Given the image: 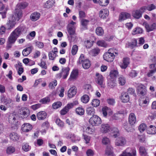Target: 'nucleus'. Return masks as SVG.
<instances>
[{"label": "nucleus", "mask_w": 156, "mask_h": 156, "mask_svg": "<svg viewBox=\"0 0 156 156\" xmlns=\"http://www.w3.org/2000/svg\"><path fill=\"white\" fill-rule=\"evenodd\" d=\"M149 62L150 63L156 64V57L154 56H152L150 57Z\"/></svg>", "instance_id": "obj_62"}, {"label": "nucleus", "mask_w": 156, "mask_h": 156, "mask_svg": "<svg viewBox=\"0 0 156 156\" xmlns=\"http://www.w3.org/2000/svg\"><path fill=\"white\" fill-rule=\"evenodd\" d=\"M67 30L68 33L70 35H73L75 33V27L71 26V25H68L67 27Z\"/></svg>", "instance_id": "obj_19"}, {"label": "nucleus", "mask_w": 156, "mask_h": 156, "mask_svg": "<svg viewBox=\"0 0 156 156\" xmlns=\"http://www.w3.org/2000/svg\"><path fill=\"white\" fill-rule=\"evenodd\" d=\"M96 76L97 77L96 78V82L98 84L102 87L104 82V77L102 75L98 73H96Z\"/></svg>", "instance_id": "obj_11"}, {"label": "nucleus", "mask_w": 156, "mask_h": 156, "mask_svg": "<svg viewBox=\"0 0 156 156\" xmlns=\"http://www.w3.org/2000/svg\"><path fill=\"white\" fill-rule=\"evenodd\" d=\"M130 15L127 12H122L120 15L119 20L122 21L130 18Z\"/></svg>", "instance_id": "obj_18"}, {"label": "nucleus", "mask_w": 156, "mask_h": 156, "mask_svg": "<svg viewBox=\"0 0 156 156\" xmlns=\"http://www.w3.org/2000/svg\"><path fill=\"white\" fill-rule=\"evenodd\" d=\"M18 38V37L13 34V33H12L8 38V42L10 43L14 44Z\"/></svg>", "instance_id": "obj_23"}, {"label": "nucleus", "mask_w": 156, "mask_h": 156, "mask_svg": "<svg viewBox=\"0 0 156 156\" xmlns=\"http://www.w3.org/2000/svg\"><path fill=\"white\" fill-rule=\"evenodd\" d=\"M78 74V71L77 70H73L70 76V80L75 79L76 78Z\"/></svg>", "instance_id": "obj_31"}, {"label": "nucleus", "mask_w": 156, "mask_h": 156, "mask_svg": "<svg viewBox=\"0 0 156 156\" xmlns=\"http://www.w3.org/2000/svg\"><path fill=\"white\" fill-rule=\"evenodd\" d=\"M147 90L144 85L140 84L138 86V94L140 97L139 99V104L141 107H145V105H147L149 100L147 98Z\"/></svg>", "instance_id": "obj_1"}, {"label": "nucleus", "mask_w": 156, "mask_h": 156, "mask_svg": "<svg viewBox=\"0 0 156 156\" xmlns=\"http://www.w3.org/2000/svg\"><path fill=\"white\" fill-rule=\"evenodd\" d=\"M147 133L149 134H154L156 133V127L153 126L151 125L147 130Z\"/></svg>", "instance_id": "obj_24"}, {"label": "nucleus", "mask_w": 156, "mask_h": 156, "mask_svg": "<svg viewBox=\"0 0 156 156\" xmlns=\"http://www.w3.org/2000/svg\"><path fill=\"white\" fill-rule=\"evenodd\" d=\"M9 121L10 123L14 125L16 124L17 122L15 116L14 115H12L9 116Z\"/></svg>", "instance_id": "obj_32"}, {"label": "nucleus", "mask_w": 156, "mask_h": 156, "mask_svg": "<svg viewBox=\"0 0 156 156\" xmlns=\"http://www.w3.org/2000/svg\"><path fill=\"white\" fill-rule=\"evenodd\" d=\"M100 50L98 48H95L90 52V54L93 56H95L99 53Z\"/></svg>", "instance_id": "obj_33"}, {"label": "nucleus", "mask_w": 156, "mask_h": 156, "mask_svg": "<svg viewBox=\"0 0 156 156\" xmlns=\"http://www.w3.org/2000/svg\"><path fill=\"white\" fill-rule=\"evenodd\" d=\"M139 153L141 156H145L147 155V153L145 147L141 146L139 148Z\"/></svg>", "instance_id": "obj_39"}, {"label": "nucleus", "mask_w": 156, "mask_h": 156, "mask_svg": "<svg viewBox=\"0 0 156 156\" xmlns=\"http://www.w3.org/2000/svg\"><path fill=\"white\" fill-rule=\"evenodd\" d=\"M99 3L100 5L105 6L107 5L109 3V0H99Z\"/></svg>", "instance_id": "obj_49"}, {"label": "nucleus", "mask_w": 156, "mask_h": 156, "mask_svg": "<svg viewBox=\"0 0 156 156\" xmlns=\"http://www.w3.org/2000/svg\"><path fill=\"white\" fill-rule=\"evenodd\" d=\"M113 148L111 146L107 147L105 150V154L107 155H113Z\"/></svg>", "instance_id": "obj_34"}, {"label": "nucleus", "mask_w": 156, "mask_h": 156, "mask_svg": "<svg viewBox=\"0 0 156 156\" xmlns=\"http://www.w3.org/2000/svg\"><path fill=\"white\" fill-rule=\"evenodd\" d=\"M40 16V14L37 12H34L30 16V18L33 21H35L38 20Z\"/></svg>", "instance_id": "obj_26"}, {"label": "nucleus", "mask_w": 156, "mask_h": 156, "mask_svg": "<svg viewBox=\"0 0 156 156\" xmlns=\"http://www.w3.org/2000/svg\"><path fill=\"white\" fill-rule=\"evenodd\" d=\"M76 112L77 114L80 115H83L84 113V110L83 108L80 107L76 108Z\"/></svg>", "instance_id": "obj_42"}, {"label": "nucleus", "mask_w": 156, "mask_h": 156, "mask_svg": "<svg viewBox=\"0 0 156 156\" xmlns=\"http://www.w3.org/2000/svg\"><path fill=\"white\" fill-rule=\"evenodd\" d=\"M49 59L51 60H54L57 56L56 53L54 52L53 51H50L48 54Z\"/></svg>", "instance_id": "obj_41"}, {"label": "nucleus", "mask_w": 156, "mask_h": 156, "mask_svg": "<svg viewBox=\"0 0 156 156\" xmlns=\"http://www.w3.org/2000/svg\"><path fill=\"white\" fill-rule=\"evenodd\" d=\"M57 85V81L56 80H54L52 82H50L49 85L50 88L53 89L55 88V86Z\"/></svg>", "instance_id": "obj_48"}, {"label": "nucleus", "mask_w": 156, "mask_h": 156, "mask_svg": "<svg viewBox=\"0 0 156 156\" xmlns=\"http://www.w3.org/2000/svg\"><path fill=\"white\" fill-rule=\"evenodd\" d=\"M96 33L98 36H102L104 33V30L101 27H98L96 29Z\"/></svg>", "instance_id": "obj_40"}, {"label": "nucleus", "mask_w": 156, "mask_h": 156, "mask_svg": "<svg viewBox=\"0 0 156 156\" xmlns=\"http://www.w3.org/2000/svg\"><path fill=\"white\" fill-rule=\"evenodd\" d=\"M109 109H108L107 107H106L105 108H103L102 109V112L103 115L105 117L107 115V113L108 112Z\"/></svg>", "instance_id": "obj_63"}, {"label": "nucleus", "mask_w": 156, "mask_h": 156, "mask_svg": "<svg viewBox=\"0 0 156 156\" xmlns=\"http://www.w3.org/2000/svg\"><path fill=\"white\" fill-rule=\"evenodd\" d=\"M91 105L94 107H97L98 106L100 103V101L99 100L95 99L93 100L91 103Z\"/></svg>", "instance_id": "obj_44"}, {"label": "nucleus", "mask_w": 156, "mask_h": 156, "mask_svg": "<svg viewBox=\"0 0 156 156\" xmlns=\"http://www.w3.org/2000/svg\"><path fill=\"white\" fill-rule=\"evenodd\" d=\"M147 126L144 123H142L139 127V130L140 132H144L146 129Z\"/></svg>", "instance_id": "obj_53"}, {"label": "nucleus", "mask_w": 156, "mask_h": 156, "mask_svg": "<svg viewBox=\"0 0 156 156\" xmlns=\"http://www.w3.org/2000/svg\"><path fill=\"white\" fill-rule=\"evenodd\" d=\"M122 61L123 63L120 64V66L122 69H125L129 63V59L128 58H124Z\"/></svg>", "instance_id": "obj_14"}, {"label": "nucleus", "mask_w": 156, "mask_h": 156, "mask_svg": "<svg viewBox=\"0 0 156 156\" xmlns=\"http://www.w3.org/2000/svg\"><path fill=\"white\" fill-rule=\"evenodd\" d=\"M118 82L121 85H124L126 83L125 78L123 76H121L118 78Z\"/></svg>", "instance_id": "obj_47"}, {"label": "nucleus", "mask_w": 156, "mask_h": 156, "mask_svg": "<svg viewBox=\"0 0 156 156\" xmlns=\"http://www.w3.org/2000/svg\"><path fill=\"white\" fill-rule=\"evenodd\" d=\"M136 46V40L134 39L131 42H128L126 44V48L133 49Z\"/></svg>", "instance_id": "obj_17"}, {"label": "nucleus", "mask_w": 156, "mask_h": 156, "mask_svg": "<svg viewBox=\"0 0 156 156\" xmlns=\"http://www.w3.org/2000/svg\"><path fill=\"white\" fill-rule=\"evenodd\" d=\"M87 113L88 115H94L95 113V109L93 107H89L86 109Z\"/></svg>", "instance_id": "obj_30"}, {"label": "nucleus", "mask_w": 156, "mask_h": 156, "mask_svg": "<svg viewBox=\"0 0 156 156\" xmlns=\"http://www.w3.org/2000/svg\"><path fill=\"white\" fill-rule=\"evenodd\" d=\"M78 50V47L76 45H73L72 47V50H71V53L73 55H75Z\"/></svg>", "instance_id": "obj_50"}, {"label": "nucleus", "mask_w": 156, "mask_h": 156, "mask_svg": "<svg viewBox=\"0 0 156 156\" xmlns=\"http://www.w3.org/2000/svg\"><path fill=\"white\" fill-rule=\"evenodd\" d=\"M69 68L68 67H66L62 68V73L63 79H66L67 77L69 74Z\"/></svg>", "instance_id": "obj_25"}, {"label": "nucleus", "mask_w": 156, "mask_h": 156, "mask_svg": "<svg viewBox=\"0 0 156 156\" xmlns=\"http://www.w3.org/2000/svg\"><path fill=\"white\" fill-rule=\"evenodd\" d=\"M97 44L99 46L106 47L107 46V44L104 41H99L97 42Z\"/></svg>", "instance_id": "obj_52"}, {"label": "nucleus", "mask_w": 156, "mask_h": 156, "mask_svg": "<svg viewBox=\"0 0 156 156\" xmlns=\"http://www.w3.org/2000/svg\"><path fill=\"white\" fill-rule=\"evenodd\" d=\"M78 62L80 64H82V67L85 69H88L90 66V63L88 59H84V55L81 54L78 61Z\"/></svg>", "instance_id": "obj_3"}, {"label": "nucleus", "mask_w": 156, "mask_h": 156, "mask_svg": "<svg viewBox=\"0 0 156 156\" xmlns=\"http://www.w3.org/2000/svg\"><path fill=\"white\" fill-rule=\"evenodd\" d=\"M50 101V99L49 97H46L40 100V101L43 104H45L49 102Z\"/></svg>", "instance_id": "obj_55"}, {"label": "nucleus", "mask_w": 156, "mask_h": 156, "mask_svg": "<svg viewBox=\"0 0 156 156\" xmlns=\"http://www.w3.org/2000/svg\"><path fill=\"white\" fill-rule=\"evenodd\" d=\"M113 48L109 49L108 52H106L103 55V57L104 60L108 62H112L114 59L115 55L113 53Z\"/></svg>", "instance_id": "obj_4"}, {"label": "nucleus", "mask_w": 156, "mask_h": 156, "mask_svg": "<svg viewBox=\"0 0 156 156\" xmlns=\"http://www.w3.org/2000/svg\"><path fill=\"white\" fill-rule=\"evenodd\" d=\"M47 114L44 111H41L38 112L37 115V118L39 120H44L46 118Z\"/></svg>", "instance_id": "obj_22"}, {"label": "nucleus", "mask_w": 156, "mask_h": 156, "mask_svg": "<svg viewBox=\"0 0 156 156\" xmlns=\"http://www.w3.org/2000/svg\"><path fill=\"white\" fill-rule=\"evenodd\" d=\"M120 98L122 101L124 103L127 102L129 100L128 94L126 92H122V93Z\"/></svg>", "instance_id": "obj_13"}, {"label": "nucleus", "mask_w": 156, "mask_h": 156, "mask_svg": "<svg viewBox=\"0 0 156 156\" xmlns=\"http://www.w3.org/2000/svg\"><path fill=\"white\" fill-rule=\"evenodd\" d=\"M55 122L60 127H62L64 126L63 122L59 119H56Z\"/></svg>", "instance_id": "obj_60"}, {"label": "nucleus", "mask_w": 156, "mask_h": 156, "mask_svg": "<svg viewBox=\"0 0 156 156\" xmlns=\"http://www.w3.org/2000/svg\"><path fill=\"white\" fill-rule=\"evenodd\" d=\"M123 127L125 129L127 132H131V127L129 125L127 122H126L123 124Z\"/></svg>", "instance_id": "obj_45"}, {"label": "nucleus", "mask_w": 156, "mask_h": 156, "mask_svg": "<svg viewBox=\"0 0 156 156\" xmlns=\"http://www.w3.org/2000/svg\"><path fill=\"white\" fill-rule=\"evenodd\" d=\"M89 122L93 126H97L101 124V121L100 117L97 115H94L90 119Z\"/></svg>", "instance_id": "obj_5"}, {"label": "nucleus", "mask_w": 156, "mask_h": 156, "mask_svg": "<svg viewBox=\"0 0 156 156\" xmlns=\"http://www.w3.org/2000/svg\"><path fill=\"white\" fill-rule=\"evenodd\" d=\"M2 101L6 105H9L12 102V100L10 98H8L5 97L2 98Z\"/></svg>", "instance_id": "obj_43"}, {"label": "nucleus", "mask_w": 156, "mask_h": 156, "mask_svg": "<svg viewBox=\"0 0 156 156\" xmlns=\"http://www.w3.org/2000/svg\"><path fill=\"white\" fill-rule=\"evenodd\" d=\"M102 142L103 144L106 145L109 144L110 141L108 138L106 137H105L102 139Z\"/></svg>", "instance_id": "obj_57"}, {"label": "nucleus", "mask_w": 156, "mask_h": 156, "mask_svg": "<svg viewBox=\"0 0 156 156\" xmlns=\"http://www.w3.org/2000/svg\"><path fill=\"white\" fill-rule=\"evenodd\" d=\"M62 105V103L60 101L56 102L52 105V107L54 109H56L61 107Z\"/></svg>", "instance_id": "obj_51"}, {"label": "nucleus", "mask_w": 156, "mask_h": 156, "mask_svg": "<svg viewBox=\"0 0 156 156\" xmlns=\"http://www.w3.org/2000/svg\"><path fill=\"white\" fill-rule=\"evenodd\" d=\"M15 148L14 147L10 146L8 147L7 149V153L8 154H11L15 151Z\"/></svg>", "instance_id": "obj_58"}, {"label": "nucleus", "mask_w": 156, "mask_h": 156, "mask_svg": "<svg viewBox=\"0 0 156 156\" xmlns=\"http://www.w3.org/2000/svg\"><path fill=\"white\" fill-rule=\"evenodd\" d=\"M19 113L20 117L24 119L27 118L29 115L30 112L28 108L23 107L19 109Z\"/></svg>", "instance_id": "obj_6"}, {"label": "nucleus", "mask_w": 156, "mask_h": 156, "mask_svg": "<svg viewBox=\"0 0 156 156\" xmlns=\"http://www.w3.org/2000/svg\"><path fill=\"white\" fill-rule=\"evenodd\" d=\"M31 51V48L28 47L23 50L22 54L24 56H26L29 54Z\"/></svg>", "instance_id": "obj_36"}, {"label": "nucleus", "mask_w": 156, "mask_h": 156, "mask_svg": "<svg viewBox=\"0 0 156 156\" xmlns=\"http://www.w3.org/2000/svg\"><path fill=\"white\" fill-rule=\"evenodd\" d=\"M28 5V4L27 2H24L17 5V9H16L15 11V16H17L16 19L17 21H18L22 16V11L21 9H25Z\"/></svg>", "instance_id": "obj_2"}, {"label": "nucleus", "mask_w": 156, "mask_h": 156, "mask_svg": "<svg viewBox=\"0 0 156 156\" xmlns=\"http://www.w3.org/2000/svg\"><path fill=\"white\" fill-rule=\"evenodd\" d=\"M136 122V118L135 115L133 113H130L129 117V122L131 125H133Z\"/></svg>", "instance_id": "obj_15"}, {"label": "nucleus", "mask_w": 156, "mask_h": 156, "mask_svg": "<svg viewBox=\"0 0 156 156\" xmlns=\"http://www.w3.org/2000/svg\"><path fill=\"white\" fill-rule=\"evenodd\" d=\"M99 16L101 18L104 19L108 15V11L107 9H103L100 11Z\"/></svg>", "instance_id": "obj_21"}, {"label": "nucleus", "mask_w": 156, "mask_h": 156, "mask_svg": "<svg viewBox=\"0 0 156 156\" xmlns=\"http://www.w3.org/2000/svg\"><path fill=\"white\" fill-rule=\"evenodd\" d=\"M76 88L75 87H72L68 91V96L69 98H72L76 94Z\"/></svg>", "instance_id": "obj_12"}, {"label": "nucleus", "mask_w": 156, "mask_h": 156, "mask_svg": "<svg viewBox=\"0 0 156 156\" xmlns=\"http://www.w3.org/2000/svg\"><path fill=\"white\" fill-rule=\"evenodd\" d=\"M10 139L12 141H15L19 139V136L16 133H12L9 135Z\"/></svg>", "instance_id": "obj_27"}, {"label": "nucleus", "mask_w": 156, "mask_h": 156, "mask_svg": "<svg viewBox=\"0 0 156 156\" xmlns=\"http://www.w3.org/2000/svg\"><path fill=\"white\" fill-rule=\"evenodd\" d=\"M22 30V27H21L19 26L12 31V33H13V34L18 37L21 34Z\"/></svg>", "instance_id": "obj_28"}, {"label": "nucleus", "mask_w": 156, "mask_h": 156, "mask_svg": "<svg viewBox=\"0 0 156 156\" xmlns=\"http://www.w3.org/2000/svg\"><path fill=\"white\" fill-rule=\"evenodd\" d=\"M112 133H113V136L116 137L119 135V131L118 129L115 127H113L111 129Z\"/></svg>", "instance_id": "obj_29"}, {"label": "nucleus", "mask_w": 156, "mask_h": 156, "mask_svg": "<svg viewBox=\"0 0 156 156\" xmlns=\"http://www.w3.org/2000/svg\"><path fill=\"white\" fill-rule=\"evenodd\" d=\"M32 128V125L28 123H25L22 126V129L23 132H28Z\"/></svg>", "instance_id": "obj_16"}, {"label": "nucleus", "mask_w": 156, "mask_h": 156, "mask_svg": "<svg viewBox=\"0 0 156 156\" xmlns=\"http://www.w3.org/2000/svg\"><path fill=\"white\" fill-rule=\"evenodd\" d=\"M54 3L53 0H48L44 4V6L45 8H49L52 7Z\"/></svg>", "instance_id": "obj_35"}, {"label": "nucleus", "mask_w": 156, "mask_h": 156, "mask_svg": "<svg viewBox=\"0 0 156 156\" xmlns=\"http://www.w3.org/2000/svg\"><path fill=\"white\" fill-rule=\"evenodd\" d=\"M111 129L110 126L108 124H102L101 125V130L104 133L108 132Z\"/></svg>", "instance_id": "obj_20"}, {"label": "nucleus", "mask_w": 156, "mask_h": 156, "mask_svg": "<svg viewBox=\"0 0 156 156\" xmlns=\"http://www.w3.org/2000/svg\"><path fill=\"white\" fill-rule=\"evenodd\" d=\"M126 141L124 137H121L117 138L115 141V145L117 146H123L126 143Z\"/></svg>", "instance_id": "obj_10"}, {"label": "nucleus", "mask_w": 156, "mask_h": 156, "mask_svg": "<svg viewBox=\"0 0 156 156\" xmlns=\"http://www.w3.org/2000/svg\"><path fill=\"white\" fill-rule=\"evenodd\" d=\"M130 149L129 148L126 149L119 156H136V150L133 149L129 151Z\"/></svg>", "instance_id": "obj_7"}, {"label": "nucleus", "mask_w": 156, "mask_h": 156, "mask_svg": "<svg viewBox=\"0 0 156 156\" xmlns=\"http://www.w3.org/2000/svg\"><path fill=\"white\" fill-rule=\"evenodd\" d=\"M118 74V72L117 70H113L111 71L110 74V77L112 78L116 77Z\"/></svg>", "instance_id": "obj_46"}, {"label": "nucleus", "mask_w": 156, "mask_h": 156, "mask_svg": "<svg viewBox=\"0 0 156 156\" xmlns=\"http://www.w3.org/2000/svg\"><path fill=\"white\" fill-rule=\"evenodd\" d=\"M143 25L145 27L147 32L153 31L156 28V23H153L151 25H149L147 23L144 22Z\"/></svg>", "instance_id": "obj_9"}, {"label": "nucleus", "mask_w": 156, "mask_h": 156, "mask_svg": "<svg viewBox=\"0 0 156 156\" xmlns=\"http://www.w3.org/2000/svg\"><path fill=\"white\" fill-rule=\"evenodd\" d=\"M156 72V68L154 69L151 70L147 73V75L148 77H151L153 75V74Z\"/></svg>", "instance_id": "obj_64"}, {"label": "nucleus", "mask_w": 156, "mask_h": 156, "mask_svg": "<svg viewBox=\"0 0 156 156\" xmlns=\"http://www.w3.org/2000/svg\"><path fill=\"white\" fill-rule=\"evenodd\" d=\"M17 16H13L12 17V20H10L8 21L6 24V27L7 29L11 30L15 26L16 23V20H17L16 19Z\"/></svg>", "instance_id": "obj_8"}, {"label": "nucleus", "mask_w": 156, "mask_h": 156, "mask_svg": "<svg viewBox=\"0 0 156 156\" xmlns=\"http://www.w3.org/2000/svg\"><path fill=\"white\" fill-rule=\"evenodd\" d=\"M85 91L87 93H89L90 90H91V86L90 84H86L84 86Z\"/></svg>", "instance_id": "obj_61"}, {"label": "nucleus", "mask_w": 156, "mask_h": 156, "mask_svg": "<svg viewBox=\"0 0 156 156\" xmlns=\"http://www.w3.org/2000/svg\"><path fill=\"white\" fill-rule=\"evenodd\" d=\"M90 98L88 95L84 94L81 98L82 102L84 103H87L89 101Z\"/></svg>", "instance_id": "obj_38"}, {"label": "nucleus", "mask_w": 156, "mask_h": 156, "mask_svg": "<svg viewBox=\"0 0 156 156\" xmlns=\"http://www.w3.org/2000/svg\"><path fill=\"white\" fill-rule=\"evenodd\" d=\"M144 12V10L142 7L137 11V19L140 18L142 16V14Z\"/></svg>", "instance_id": "obj_56"}, {"label": "nucleus", "mask_w": 156, "mask_h": 156, "mask_svg": "<svg viewBox=\"0 0 156 156\" xmlns=\"http://www.w3.org/2000/svg\"><path fill=\"white\" fill-rule=\"evenodd\" d=\"M142 8L144 11L147 9L149 11H151L155 9L156 8V6L154 4H151L147 6L143 7Z\"/></svg>", "instance_id": "obj_37"}, {"label": "nucleus", "mask_w": 156, "mask_h": 156, "mask_svg": "<svg viewBox=\"0 0 156 156\" xmlns=\"http://www.w3.org/2000/svg\"><path fill=\"white\" fill-rule=\"evenodd\" d=\"M138 138L140 142L144 143L146 142L145 136L144 135H139Z\"/></svg>", "instance_id": "obj_54"}, {"label": "nucleus", "mask_w": 156, "mask_h": 156, "mask_svg": "<svg viewBox=\"0 0 156 156\" xmlns=\"http://www.w3.org/2000/svg\"><path fill=\"white\" fill-rule=\"evenodd\" d=\"M84 44L87 48H89L92 46L93 43L92 41L90 42L89 40H87L85 41Z\"/></svg>", "instance_id": "obj_59"}]
</instances>
